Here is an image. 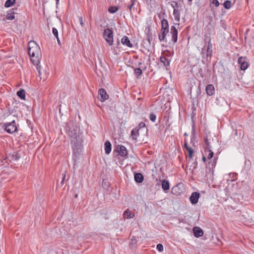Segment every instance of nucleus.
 Here are the masks:
<instances>
[{
    "instance_id": "2",
    "label": "nucleus",
    "mask_w": 254,
    "mask_h": 254,
    "mask_svg": "<svg viewBox=\"0 0 254 254\" xmlns=\"http://www.w3.org/2000/svg\"><path fill=\"white\" fill-rule=\"evenodd\" d=\"M180 1H171L169 3L171 4V6L173 8V13L175 20L177 22V23H174L173 26H172L170 28V34L171 35V41L173 43L175 44L178 41V29L180 25V11L182 10V4L180 2Z\"/></svg>"
},
{
    "instance_id": "51",
    "label": "nucleus",
    "mask_w": 254,
    "mask_h": 254,
    "mask_svg": "<svg viewBox=\"0 0 254 254\" xmlns=\"http://www.w3.org/2000/svg\"><path fill=\"white\" fill-rule=\"evenodd\" d=\"M202 160L203 162H205L206 159V157L204 155H203V156H202Z\"/></svg>"
},
{
    "instance_id": "43",
    "label": "nucleus",
    "mask_w": 254,
    "mask_h": 254,
    "mask_svg": "<svg viewBox=\"0 0 254 254\" xmlns=\"http://www.w3.org/2000/svg\"><path fill=\"white\" fill-rule=\"evenodd\" d=\"M178 186H174V187L172 188V192H173V193L174 194H177V193H180V192H178V191H177V190H178Z\"/></svg>"
},
{
    "instance_id": "12",
    "label": "nucleus",
    "mask_w": 254,
    "mask_h": 254,
    "mask_svg": "<svg viewBox=\"0 0 254 254\" xmlns=\"http://www.w3.org/2000/svg\"><path fill=\"white\" fill-rule=\"evenodd\" d=\"M192 231L193 235L196 238H199L203 235V231L200 227L195 226L193 228Z\"/></svg>"
},
{
    "instance_id": "48",
    "label": "nucleus",
    "mask_w": 254,
    "mask_h": 254,
    "mask_svg": "<svg viewBox=\"0 0 254 254\" xmlns=\"http://www.w3.org/2000/svg\"><path fill=\"white\" fill-rule=\"evenodd\" d=\"M184 147H185L187 150V148H190L188 146V142L186 140H185Z\"/></svg>"
},
{
    "instance_id": "58",
    "label": "nucleus",
    "mask_w": 254,
    "mask_h": 254,
    "mask_svg": "<svg viewBox=\"0 0 254 254\" xmlns=\"http://www.w3.org/2000/svg\"><path fill=\"white\" fill-rule=\"evenodd\" d=\"M193 137H194L193 136L191 137V142H192V139L193 138Z\"/></svg>"
},
{
    "instance_id": "4",
    "label": "nucleus",
    "mask_w": 254,
    "mask_h": 254,
    "mask_svg": "<svg viewBox=\"0 0 254 254\" xmlns=\"http://www.w3.org/2000/svg\"><path fill=\"white\" fill-rule=\"evenodd\" d=\"M169 24L167 19H163L161 20V28L160 30V34L158 35V39L160 42L167 41L166 35L169 32Z\"/></svg>"
},
{
    "instance_id": "60",
    "label": "nucleus",
    "mask_w": 254,
    "mask_h": 254,
    "mask_svg": "<svg viewBox=\"0 0 254 254\" xmlns=\"http://www.w3.org/2000/svg\"><path fill=\"white\" fill-rule=\"evenodd\" d=\"M192 133L194 134V130L193 129V131H192Z\"/></svg>"
},
{
    "instance_id": "21",
    "label": "nucleus",
    "mask_w": 254,
    "mask_h": 254,
    "mask_svg": "<svg viewBox=\"0 0 254 254\" xmlns=\"http://www.w3.org/2000/svg\"><path fill=\"white\" fill-rule=\"evenodd\" d=\"M124 215L127 219H130L134 217V214H132L131 212L129 209H127L124 211Z\"/></svg>"
},
{
    "instance_id": "3",
    "label": "nucleus",
    "mask_w": 254,
    "mask_h": 254,
    "mask_svg": "<svg viewBox=\"0 0 254 254\" xmlns=\"http://www.w3.org/2000/svg\"><path fill=\"white\" fill-rule=\"evenodd\" d=\"M82 137H77L74 139H70V144L72 149L73 157L76 159L79 155L82 148Z\"/></svg>"
},
{
    "instance_id": "8",
    "label": "nucleus",
    "mask_w": 254,
    "mask_h": 254,
    "mask_svg": "<svg viewBox=\"0 0 254 254\" xmlns=\"http://www.w3.org/2000/svg\"><path fill=\"white\" fill-rule=\"evenodd\" d=\"M238 63L240 65L241 70H245L248 67V60L246 57H241L239 58Z\"/></svg>"
},
{
    "instance_id": "24",
    "label": "nucleus",
    "mask_w": 254,
    "mask_h": 254,
    "mask_svg": "<svg viewBox=\"0 0 254 254\" xmlns=\"http://www.w3.org/2000/svg\"><path fill=\"white\" fill-rule=\"evenodd\" d=\"M10 157V161H16L20 158V155L16 152L14 153Z\"/></svg>"
},
{
    "instance_id": "29",
    "label": "nucleus",
    "mask_w": 254,
    "mask_h": 254,
    "mask_svg": "<svg viewBox=\"0 0 254 254\" xmlns=\"http://www.w3.org/2000/svg\"><path fill=\"white\" fill-rule=\"evenodd\" d=\"M132 68L134 69V72L137 78L142 74V71L140 68H134L133 67Z\"/></svg>"
},
{
    "instance_id": "33",
    "label": "nucleus",
    "mask_w": 254,
    "mask_h": 254,
    "mask_svg": "<svg viewBox=\"0 0 254 254\" xmlns=\"http://www.w3.org/2000/svg\"><path fill=\"white\" fill-rule=\"evenodd\" d=\"M210 1L211 3L210 6L211 7L212 5L216 7H218L220 5V3L217 0H210Z\"/></svg>"
},
{
    "instance_id": "36",
    "label": "nucleus",
    "mask_w": 254,
    "mask_h": 254,
    "mask_svg": "<svg viewBox=\"0 0 254 254\" xmlns=\"http://www.w3.org/2000/svg\"><path fill=\"white\" fill-rule=\"evenodd\" d=\"M187 151L189 152V159H192V155L194 153L193 150L190 147V148H187Z\"/></svg>"
},
{
    "instance_id": "11",
    "label": "nucleus",
    "mask_w": 254,
    "mask_h": 254,
    "mask_svg": "<svg viewBox=\"0 0 254 254\" xmlns=\"http://www.w3.org/2000/svg\"><path fill=\"white\" fill-rule=\"evenodd\" d=\"M109 96H97V98H95L94 102L95 103L101 108L102 104H100L109 99Z\"/></svg>"
},
{
    "instance_id": "26",
    "label": "nucleus",
    "mask_w": 254,
    "mask_h": 254,
    "mask_svg": "<svg viewBox=\"0 0 254 254\" xmlns=\"http://www.w3.org/2000/svg\"><path fill=\"white\" fill-rule=\"evenodd\" d=\"M212 47V44L211 43V39L210 38H209L208 39V46L207 47V49H206V52H207V57L208 56H211V53H212V50H211L210 51H209L210 50V47Z\"/></svg>"
},
{
    "instance_id": "5",
    "label": "nucleus",
    "mask_w": 254,
    "mask_h": 254,
    "mask_svg": "<svg viewBox=\"0 0 254 254\" xmlns=\"http://www.w3.org/2000/svg\"><path fill=\"white\" fill-rule=\"evenodd\" d=\"M66 131L68 135L70 137V139H74L77 137H81L79 130L76 126L73 125L71 126H67Z\"/></svg>"
},
{
    "instance_id": "57",
    "label": "nucleus",
    "mask_w": 254,
    "mask_h": 254,
    "mask_svg": "<svg viewBox=\"0 0 254 254\" xmlns=\"http://www.w3.org/2000/svg\"><path fill=\"white\" fill-rule=\"evenodd\" d=\"M178 1H183V0H177Z\"/></svg>"
},
{
    "instance_id": "35",
    "label": "nucleus",
    "mask_w": 254,
    "mask_h": 254,
    "mask_svg": "<svg viewBox=\"0 0 254 254\" xmlns=\"http://www.w3.org/2000/svg\"><path fill=\"white\" fill-rule=\"evenodd\" d=\"M98 95H108L107 94L106 91L103 88H100L98 90Z\"/></svg>"
},
{
    "instance_id": "17",
    "label": "nucleus",
    "mask_w": 254,
    "mask_h": 254,
    "mask_svg": "<svg viewBox=\"0 0 254 254\" xmlns=\"http://www.w3.org/2000/svg\"><path fill=\"white\" fill-rule=\"evenodd\" d=\"M134 180L137 183H141L144 180V177L141 173H136L134 174Z\"/></svg>"
},
{
    "instance_id": "18",
    "label": "nucleus",
    "mask_w": 254,
    "mask_h": 254,
    "mask_svg": "<svg viewBox=\"0 0 254 254\" xmlns=\"http://www.w3.org/2000/svg\"><path fill=\"white\" fill-rule=\"evenodd\" d=\"M104 147L106 154H110L112 150V144L111 142L107 140L104 143Z\"/></svg>"
},
{
    "instance_id": "40",
    "label": "nucleus",
    "mask_w": 254,
    "mask_h": 254,
    "mask_svg": "<svg viewBox=\"0 0 254 254\" xmlns=\"http://www.w3.org/2000/svg\"><path fill=\"white\" fill-rule=\"evenodd\" d=\"M145 127V124L144 122H141L135 127L138 129H140L141 128L144 127Z\"/></svg>"
},
{
    "instance_id": "14",
    "label": "nucleus",
    "mask_w": 254,
    "mask_h": 254,
    "mask_svg": "<svg viewBox=\"0 0 254 254\" xmlns=\"http://www.w3.org/2000/svg\"><path fill=\"white\" fill-rule=\"evenodd\" d=\"M205 90L207 95H213L215 93V88L212 84H208Z\"/></svg>"
},
{
    "instance_id": "7",
    "label": "nucleus",
    "mask_w": 254,
    "mask_h": 254,
    "mask_svg": "<svg viewBox=\"0 0 254 254\" xmlns=\"http://www.w3.org/2000/svg\"><path fill=\"white\" fill-rule=\"evenodd\" d=\"M113 34L112 30L109 28L105 29L103 32V37L109 46H111L113 43Z\"/></svg>"
},
{
    "instance_id": "38",
    "label": "nucleus",
    "mask_w": 254,
    "mask_h": 254,
    "mask_svg": "<svg viewBox=\"0 0 254 254\" xmlns=\"http://www.w3.org/2000/svg\"><path fill=\"white\" fill-rule=\"evenodd\" d=\"M156 119V116L155 114L152 113L149 115V119L153 122H154Z\"/></svg>"
},
{
    "instance_id": "54",
    "label": "nucleus",
    "mask_w": 254,
    "mask_h": 254,
    "mask_svg": "<svg viewBox=\"0 0 254 254\" xmlns=\"http://www.w3.org/2000/svg\"><path fill=\"white\" fill-rule=\"evenodd\" d=\"M56 0V4H57V5H58L59 3L60 0Z\"/></svg>"
},
{
    "instance_id": "34",
    "label": "nucleus",
    "mask_w": 254,
    "mask_h": 254,
    "mask_svg": "<svg viewBox=\"0 0 254 254\" xmlns=\"http://www.w3.org/2000/svg\"><path fill=\"white\" fill-rule=\"evenodd\" d=\"M136 1V0H130L131 3L127 6L130 13H131L132 7Z\"/></svg>"
},
{
    "instance_id": "20",
    "label": "nucleus",
    "mask_w": 254,
    "mask_h": 254,
    "mask_svg": "<svg viewBox=\"0 0 254 254\" xmlns=\"http://www.w3.org/2000/svg\"><path fill=\"white\" fill-rule=\"evenodd\" d=\"M217 104L218 105H224L227 104L226 100L224 99L223 96H219L216 98Z\"/></svg>"
},
{
    "instance_id": "25",
    "label": "nucleus",
    "mask_w": 254,
    "mask_h": 254,
    "mask_svg": "<svg viewBox=\"0 0 254 254\" xmlns=\"http://www.w3.org/2000/svg\"><path fill=\"white\" fill-rule=\"evenodd\" d=\"M15 2L16 0H7L4 3V6L6 8L9 7L13 5Z\"/></svg>"
},
{
    "instance_id": "19",
    "label": "nucleus",
    "mask_w": 254,
    "mask_h": 254,
    "mask_svg": "<svg viewBox=\"0 0 254 254\" xmlns=\"http://www.w3.org/2000/svg\"><path fill=\"white\" fill-rule=\"evenodd\" d=\"M139 129H137L136 127H134L131 130L130 135L132 139L136 140L137 137L139 136Z\"/></svg>"
},
{
    "instance_id": "32",
    "label": "nucleus",
    "mask_w": 254,
    "mask_h": 254,
    "mask_svg": "<svg viewBox=\"0 0 254 254\" xmlns=\"http://www.w3.org/2000/svg\"><path fill=\"white\" fill-rule=\"evenodd\" d=\"M204 152H205L206 155L207 154V153H208V155H207V158L209 160L212 159V158L213 156L214 153L211 151V150H204Z\"/></svg>"
},
{
    "instance_id": "55",
    "label": "nucleus",
    "mask_w": 254,
    "mask_h": 254,
    "mask_svg": "<svg viewBox=\"0 0 254 254\" xmlns=\"http://www.w3.org/2000/svg\"><path fill=\"white\" fill-rule=\"evenodd\" d=\"M205 43L206 44L207 43V38L206 37L204 39Z\"/></svg>"
},
{
    "instance_id": "63",
    "label": "nucleus",
    "mask_w": 254,
    "mask_h": 254,
    "mask_svg": "<svg viewBox=\"0 0 254 254\" xmlns=\"http://www.w3.org/2000/svg\"><path fill=\"white\" fill-rule=\"evenodd\" d=\"M146 132H147V131H148L147 128H146Z\"/></svg>"
},
{
    "instance_id": "45",
    "label": "nucleus",
    "mask_w": 254,
    "mask_h": 254,
    "mask_svg": "<svg viewBox=\"0 0 254 254\" xmlns=\"http://www.w3.org/2000/svg\"><path fill=\"white\" fill-rule=\"evenodd\" d=\"M79 20L80 21V24L81 25L82 27L84 26V23L83 21V18L81 16L79 17Z\"/></svg>"
},
{
    "instance_id": "50",
    "label": "nucleus",
    "mask_w": 254,
    "mask_h": 254,
    "mask_svg": "<svg viewBox=\"0 0 254 254\" xmlns=\"http://www.w3.org/2000/svg\"><path fill=\"white\" fill-rule=\"evenodd\" d=\"M18 97L22 100H26V96H18Z\"/></svg>"
},
{
    "instance_id": "37",
    "label": "nucleus",
    "mask_w": 254,
    "mask_h": 254,
    "mask_svg": "<svg viewBox=\"0 0 254 254\" xmlns=\"http://www.w3.org/2000/svg\"><path fill=\"white\" fill-rule=\"evenodd\" d=\"M15 18L14 17V15L12 14V13H8L6 16V19L7 20H12L13 19H14Z\"/></svg>"
},
{
    "instance_id": "41",
    "label": "nucleus",
    "mask_w": 254,
    "mask_h": 254,
    "mask_svg": "<svg viewBox=\"0 0 254 254\" xmlns=\"http://www.w3.org/2000/svg\"><path fill=\"white\" fill-rule=\"evenodd\" d=\"M52 32H53V34H54V35L56 38H58V36H59V35H58V30L56 28H55V27L53 28V29H52Z\"/></svg>"
},
{
    "instance_id": "49",
    "label": "nucleus",
    "mask_w": 254,
    "mask_h": 254,
    "mask_svg": "<svg viewBox=\"0 0 254 254\" xmlns=\"http://www.w3.org/2000/svg\"><path fill=\"white\" fill-rule=\"evenodd\" d=\"M57 38V42H58V44L61 46H62V44H61V41L60 40V39L59 38V36H58V38Z\"/></svg>"
},
{
    "instance_id": "28",
    "label": "nucleus",
    "mask_w": 254,
    "mask_h": 254,
    "mask_svg": "<svg viewBox=\"0 0 254 254\" xmlns=\"http://www.w3.org/2000/svg\"><path fill=\"white\" fill-rule=\"evenodd\" d=\"M119 9V7L116 6H111L108 8V11L110 13H115Z\"/></svg>"
},
{
    "instance_id": "30",
    "label": "nucleus",
    "mask_w": 254,
    "mask_h": 254,
    "mask_svg": "<svg viewBox=\"0 0 254 254\" xmlns=\"http://www.w3.org/2000/svg\"><path fill=\"white\" fill-rule=\"evenodd\" d=\"M223 5L224 7H225V8H226L227 9H230L231 8V5H232L231 4V0H226L224 2Z\"/></svg>"
},
{
    "instance_id": "10",
    "label": "nucleus",
    "mask_w": 254,
    "mask_h": 254,
    "mask_svg": "<svg viewBox=\"0 0 254 254\" xmlns=\"http://www.w3.org/2000/svg\"><path fill=\"white\" fill-rule=\"evenodd\" d=\"M200 197V193L198 192H193L190 197V200L191 204H195L198 202Z\"/></svg>"
},
{
    "instance_id": "1",
    "label": "nucleus",
    "mask_w": 254,
    "mask_h": 254,
    "mask_svg": "<svg viewBox=\"0 0 254 254\" xmlns=\"http://www.w3.org/2000/svg\"><path fill=\"white\" fill-rule=\"evenodd\" d=\"M28 54L32 63L36 65V68L40 79L45 80L47 78V75L45 73V75H42L41 66L39 65L40 62L41 51L40 47L35 42L31 41L29 42Z\"/></svg>"
},
{
    "instance_id": "62",
    "label": "nucleus",
    "mask_w": 254,
    "mask_h": 254,
    "mask_svg": "<svg viewBox=\"0 0 254 254\" xmlns=\"http://www.w3.org/2000/svg\"><path fill=\"white\" fill-rule=\"evenodd\" d=\"M141 63H139L138 64V65H141Z\"/></svg>"
},
{
    "instance_id": "9",
    "label": "nucleus",
    "mask_w": 254,
    "mask_h": 254,
    "mask_svg": "<svg viewBox=\"0 0 254 254\" xmlns=\"http://www.w3.org/2000/svg\"><path fill=\"white\" fill-rule=\"evenodd\" d=\"M117 151L122 157H126L127 155V151L125 146L121 145H118L116 146L114 151Z\"/></svg>"
},
{
    "instance_id": "23",
    "label": "nucleus",
    "mask_w": 254,
    "mask_h": 254,
    "mask_svg": "<svg viewBox=\"0 0 254 254\" xmlns=\"http://www.w3.org/2000/svg\"><path fill=\"white\" fill-rule=\"evenodd\" d=\"M217 158H215L213 159V161L212 162H209L208 164V166H206L207 168H208L209 169V171H210L211 170H213V168L215 167L216 164V160Z\"/></svg>"
},
{
    "instance_id": "16",
    "label": "nucleus",
    "mask_w": 254,
    "mask_h": 254,
    "mask_svg": "<svg viewBox=\"0 0 254 254\" xmlns=\"http://www.w3.org/2000/svg\"><path fill=\"white\" fill-rule=\"evenodd\" d=\"M121 42L123 45H126L128 47L132 48L133 46L132 44L131 43L129 39L127 36H124L121 40Z\"/></svg>"
},
{
    "instance_id": "53",
    "label": "nucleus",
    "mask_w": 254,
    "mask_h": 254,
    "mask_svg": "<svg viewBox=\"0 0 254 254\" xmlns=\"http://www.w3.org/2000/svg\"><path fill=\"white\" fill-rule=\"evenodd\" d=\"M74 198H77L78 197V194H75L74 195Z\"/></svg>"
},
{
    "instance_id": "6",
    "label": "nucleus",
    "mask_w": 254,
    "mask_h": 254,
    "mask_svg": "<svg viewBox=\"0 0 254 254\" xmlns=\"http://www.w3.org/2000/svg\"><path fill=\"white\" fill-rule=\"evenodd\" d=\"M4 130L9 133H12L17 131V126L15 120L11 122L4 123L2 126Z\"/></svg>"
},
{
    "instance_id": "15",
    "label": "nucleus",
    "mask_w": 254,
    "mask_h": 254,
    "mask_svg": "<svg viewBox=\"0 0 254 254\" xmlns=\"http://www.w3.org/2000/svg\"><path fill=\"white\" fill-rule=\"evenodd\" d=\"M161 182V186L163 190L166 192L170 189V184L168 181L166 180H160Z\"/></svg>"
},
{
    "instance_id": "31",
    "label": "nucleus",
    "mask_w": 254,
    "mask_h": 254,
    "mask_svg": "<svg viewBox=\"0 0 254 254\" xmlns=\"http://www.w3.org/2000/svg\"><path fill=\"white\" fill-rule=\"evenodd\" d=\"M204 142L206 144V147L205 150H211V146L210 145V142H209L207 136L204 138Z\"/></svg>"
},
{
    "instance_id": "13",
    "label": "nucleus",
    "mask_w": 254,
    "mask_h": 254,
    "mask_svg": "<svg viewBox=\"0 0 254 254\" xmlns=\"http://www.w3.org/2000/svg\"><path fill=\"white\" fill-rule=\"evenodd\" d=\"M160 93L163 95H170L171 94H174L173 90L170 88H162L160 89Z\"/></svg>"
},
{
    "instance_id": "44",
    "label": "nucleus",
    "mask_w": 254,
    "mask_h": 254,
    "mask_svg": "<svg viewBox=\"0 0 254 254\" xmlns=\"http://www.w3.org/2000/svg\"><path fill=\"white\" fill-rule=\"evenodd\" d=\"M107 181L106 180H103L102 185L104 189H107L108 187Z\"/></svg>"
},
{
    "instance_id": "42",
    "label": "nucleus",
    "mask_w": 254,
    "mask_h": 254,
    "mask_svg": "<svg viewBox=\"0 0 254 254\" xmlns=\"http://www.w3.org/2000/svg\"><path fill=\"white\" fill-rule=\"evenodd\" d=\"M156 249L159 252H162L163 251V246L161 244H157Z\"/></svg>"
},
{
    "instance_id": "46",
    "label": "nucleus",
    "mask_w": 254,
    "mask_h": 254,
    "mask_svg": "<svg viewBox=\"0 0 254 254\" xmlns=\"http://www.w3.org/2000/svg\"><path fill=\"white\" fill-rule=\"evenodd\" d=\"M195 114L193 112H192L191 114V120H192L193 123H194V119L195 118Z\"/></svg>"
},
{
    "instance_id": "56",
    "label": "nucleus",
    "mask_w": 254,
    "mask_h": 254,
    "mask_svg": "<svg viewBox=\"0 0 254 254\" xmlns=\"http://www.w3.org/2000/svg\"><path fill=\"white\" fill-rule=\"evenodd\" d=\"M117 44H118V45H120V42L119 41L117 42Z\"/></svg>"
},
{
    "instance_id": "47",
    "label": "nucleus",
    "mask_w": 254,
    "mask_h": 254,
    "mask_svg": "<svg viewBox=\"0 0 254 254\" xmlns=\"http://www.w3.org/2000/svg\"><path fill=\"white\" fill-rule=\"evenodd\" d=\"M63 178H62V180L61 182V184L62 185H63L64 184V180H65V174H63Z\"/></svg>"
},
{
    "instance_id": "22",
    "label": "nucleus",
    "mask_w": 254,
    "mask_h": 254,
    "mask_svg": "<svg viewBox=\"0 0 254 254\" xmlns=\"http://www.w3.org/2000/svg\"><path fill=\"white\" fill-rule=\"evenodd\" d=\"M160 61L165 66H167L170 65V61L165 56H161L160 58Z\"/></svg>"
},
{
    "instance_id": "61",
    "label": "nucleus",
    "mask_w": 254,
    "mask_h": 254,
    "mask_svg": "<svg viewBox=\"0 0 254 254\" xmlns=\"http://www.w3.org/2000/svg\"><path fill=\"white\" fill-rule=\"evenodd\" d=\"M192 0H188L189 2H191Z\"/></svg>"
},
{
    "instance_id": "59",
    "label": "nucleus",
    "mask_w": 254,
    "mask_h": 254,
    "mask_svg": "<svg viewBox=\"0 0 254 254\" xmlns=\"http://www.w3.org/2000/svg\"><path fill=\"white\" fill-rule=\"evenodd\" d=\"M184 135L187 136L188 135V134L187 133H185Z\"/></svg>"
},
{
    "instance_id": "52",
    "label": "nucleus",
    "mask_w": 254,
    "mask_h": 254,
    "mask_svg": "<svg viewBox=\"0 0 254 254\" xmlns=\"http://www.w3.org/2000/svg\"><path fill=\"white\" fill-rule=\"evenodd\" d=\"M9 11L10 12V13H12L13 15H14V14L15 13L14 9H11Z\"/></svg>"
},
{
    "instance_id": "39",
    "label": "nucleus",
    "mask_w": 254,
    "mask_h": 254,
    "mask_svg": "<svg viewBox=\"0 0 254 254\" xmlns=\"http://www.w3.org/2000/svg\"><path fill=\"white\" fill-rule=\"evenodd\" d=\"M16 95H25V91L23 89H20L16 93Z\"/></svg>"
},
{
    "instance_id": "27",
    "label": "nucleus",
    "mask_w": 254,
    "mask_h": 254,
    "mask_svg": "<svg viewBox=\"0 0 254 254\" xmlns=\"http://www.w3.org/2000/svg\"><path fill=\"white\" fill-rule=\"evenodd\" d=\"M147 40L148 42L149 43V44H151V42L153 40V36H152V33L150 32V27H148V33H147Z\"/></svg>"
}]
</instances>
